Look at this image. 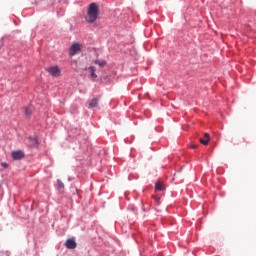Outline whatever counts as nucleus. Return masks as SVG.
<instances>
[{"instance_id":"nucleus-1","label":"nucleus","mask_w":256,"mask_h":256,"mask_svg":"<svg viewBox=\"0 0 256 256\" xmlns=\"http://www.w3.org/2000/svg\"><path fill=\"white\" fill-rule=\"evenodd\" d=\"M99 17V6L96 3H91L89 5L87 15L85 17L86 23H95Z\"/></svg>"},{"instance_id":"nucleus-2","label":"nucleus","mask_w":256,"mask_h":256,"mask_svg":"<svg viewBox=\"0 0 256 256\" xmlns=\"http://www.w3.org/2000/svg\"><path fill=\"white\" fill-rule=\"evenodd\" d=\"M81 49H83V46L81 44L74 43L69 49V55H71V57H74V55H78V53H81Z\"/></svg>"},{"instance_id":"nucleus-3","label":"nucleus","mask_w":256,"mask_h":256,"mask_svg":"<svg viewBox=\"0 0 256 256\" xmlns=\"http://www.w3.org/2000/svg\"><path fill=\"white\" fill-rule=\"evenodd\" d=\"M47 71L52 77H60L61 76V70L59 69V66H51L47 68Z\"/></svg>"},{"instance_id":"nucleus-4","label":"nucleus","mask_w":256,"mask_h":256,"mask_svg":"<svg viewBox=\"0 0 256 256\" xmlns=\"http://www.w3.org/2000/svg\"><path fill=\"white\" fill-rule=\"evenodd\" d=\"M23 157H25V153H23L21 150L12 152V159H14V161H20V159H23Z\"/></svg>"},{"instance_id":"nucleus-5","label":"nucleus","mask_w":256,"mask_h":256,"mask_svg":"<svg viewBox=\"0 0 256 256\" xmlns=\"http://www.w3.org/2000/svg\"><path fill=\"white\" fill-rule=\"evenodd\" d=\"M67 249H75L77 247V242H75L74 238H70L66 240Z\"/></svg>"},{"instance_id":"nucleus-6","label":"nucleus","mask_w":256,"mask_h":256,"mask_svg":"<svg viewBox=\"0 0 256 256\" xmlns=\"http://www.w3.org/2000/svg\"><path fill=\"white\" fill-rule=\"evenodd\" d=\"M97 105H99V99L94 98V99L90 100L88 107H89V109H93L94 107H97Z\"/></svg>"},{"instance_id":"nucleus-7","label":"nucleus","mask_w":256,"mask_h":256,"mask_svg":"<svg viewBox=\"0 0 256 256\" xmlns=\"http://www.w3.org/2000/svg\"><path fill=\"white\" fill-rule=\"evenodd\" d=\"M32 114H33V106L26 107L24 110V115L26 117H31Z\"/></svg>"},{"instance_id":"nucleus-8","label":"nucleus","mask_w":256,"mask_h":256,"mask_svg":"<svg viewBox=\"0 0 256 256\" xmlns=\"http://www.w3.org/2000/svg\"><path fill=\"white\" fill-rule=\"evenodd\" d=\"M89 71H90V75H91L92 79H97V74L95 73V71H96L95 67L90 66Z\"/></svg>"},{"instance_id":"nucleus-9","label":"nucleus","mask_w":256,"mask_h":256,"mask_svg":"<svg viewBox=\"0 0 256 256\" xmlns=\"http://www.w3.org/2000/svg\"><path fill=\"white\" fill-rule=\"evenodd\" d=\"M155 189H156V191H163L165 189V185L161 182H157L155 184Z\"/></svg>"},{"instance_id":"nucleus-10","label":"nucleus","mask_w":256,"mask_h":256,"mask_svg":"<svg viewBox=\"0 0 256 256\" xmlns=\"http://www.w3.org/2000/svg\"><path fill=\"white\" fill-rule=\"evenodd\" d=\"M94 63L96 65H99V67H105V65H107V62L105 60H95Z\"/></svg>"},{"instance_id":"nucleus-11","label":"nucleus","mask_w":256,"mask_h":256,"mask_svg":"<svg viewBox=\"0 0 256 256\" xmlns=\"http://www.w3.org/2000/svg\"><path fill=\"white\" fill-rule=\"evenodd\" d=\"M38 141H37V138H30V145L32 147H36Z\"/></svg>"},{"instance_id":"nucleus-12","label":"nucleus","mask_w":256,"mask_h":256,"mask_svg":"<svg viewBox=\"0 0 256 256\" xmlns=\"http://www.w3.org/2000/svg\"><path fill=\"white\" fill-rule=\"evenodd\" d=\"M199 142H200L202 145H209V139L200 138V139H199Z\"/></svg>"},{"instance_id":"nucleus-13","label":"nucleus","mask_w":256,"mask_h":256,"mask_svg":"<svg viewBox=\"0 0 256 256\" xmlns=\"http://www.w3.org/2000/svg\"><path fill=\"white\" fill-rule=\"evenodd\" d=\"M57 183H58V189H63L65 187V184H63L61 180H58Z\"/></svg>"},{"instance_id":"nucleus-14","label":"nucleus","mask_w":256,"mask_h":256,"mask_svg":"<svg viewBox=\"0 0 256 256\" xmlns=\"http://www.w3.org/2000/svg\"><path fill=\"white\" fill-rule=\"evenodd\" d=\"M1 167H4V169H7V167H9V164H7V162H2Z\"/></svg>"},{"instance_id":"nucleus-15","label":"nucleus","mask_w":256,"mask_h":256,"mask_svg":"<svg viewBox=\"0 0 256 256\" xmlns=\"http://www.w3.org/2000/svg\"><path fill=\"white\" fill-rule=\"evenodd\" d=\"M155 202L159 205L161 198L159 196H154Z\"/></svg>"},{"instance_id":"nucleus-16","label":"nucleus","mask_w":256,"mask_h":256,"mask_svg":"<svg viewBox=\"0 0 256 256\" xmlns=\"http://www.w3.org/2000/svg\"><path fill=\"white\" fill-rule=\"evenodd\" d=\"M204 138H205V139H208V141H210L209 133H205V134H204Z\"/></svg>"},{"instance_id":"nucleus-17","label":"nucleus","mask_w":256,"mask_h":256,"mask_svg":"<svg viewBox=\"0 0 256 256\" xmlns=\"http://www.w3.org/2000/svg\"><path fill=\"white\" fill-rule=\"evenodd\" d=\"M191 148L192 149H197V145H192Z\"/></svg>"}]
</instances>
